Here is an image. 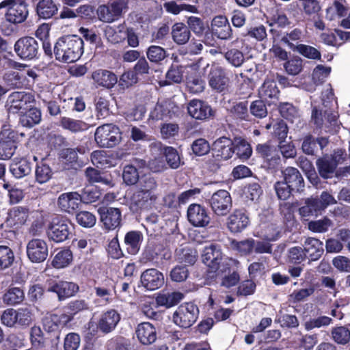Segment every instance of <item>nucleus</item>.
I'll list each match as a JSON object with an SVG mask.
<instances>
[{
	"label": "nucleus",
	"instance_id": "nucleus-50",
	"mask_svg": "<svg viewBox=\"0 0 350 350\" xmlns=\"http://www.w3.org/2000/svg\"><path fill=\"white\" fill-rule=\"evenodd\" d=\"M36 180L40 184L46 183L52 176L51 167L44 163L37 165L35 171Z\"/></svg>",
	"mask_w": 350,
	"mask_h": 350
},
{
	"label": "nucleus",
	"instance_id": "nucleus-23",
	"mask_svg": "<svg viewBox=\"0 0 350 350\" xmlns=\"http://www.w3.org/2000/svg\"><path fill=\"white\" fill-rule=\"evenodd\" d=\"M249 224V218L241 210H235L227 219V227L232 233L244 230Z\"/></svg>",
	"mask_w": 350,
	"mask_h": 350
},
{
	"label": "nucleus",
	"instance_id": "nucleus-52",
	"mask_svg": "<svg viewBox=\"0 0 350 350\" xmlns=\"http://www.w3.org/2000/svg\"><path fill=\"white\" fill-rule=\"evenodd\" d=\"M61 126L71 132H79L85 129V123L70 118L64 117L61 119Z\"/></svg>",
	"mask_w": 350,
	"mask_h": 350
},
{
	"label": "nucleus",
	"instance_id": "nucleus-49",
	"mask_svg": "<svg viewBox=\"0 0 350 350\" xmlns=\"http://www.w3.org/2000/svg\"><path fill=\"white\" fill-rule=\"evenodd\" d=\"M197 256L196 250L189 247H185L177 252L178 260L189 265H193L197 260Z\"/></svg>",
	"mask_w": 350,
	"mask_h": 350
},
{
	"label": "nucleus",
	"instance_id": "nucleus-20",
	"mask_svg": "<svg viewBox=\"0 0 350 350\" xmlns=\"http://www.w3.org/2000/svg\"><path fill=\"white\" fill-rule=\"evenodd\" d=\"M157 195L141 190L135 191L131 198V208L133 211H138L150 207L156 200Z\"/></svg>",
	"mask_w": 350,
	"mask_h": 350
},
{
	"label": "nucleus",
	"instance_id": "nucleus-3",
	"mask_svg": "<svg viewBox=\"0 0 350 350\" xmlns=\"http://www.w3.org/2000/svg\"><path fill=\"white\" fill-rule=\"evenodd\" d=\"M3 9L5 21L14 25L26 21L29 14L25 0H3L0 2V11Z\"/></svg>",
	"mask_w": 350,
	"mask_h": 350
},
{
	"label": "nucleus",
	"instance_id": "nucleus-5",
	"mask_svg": "<svg viewBox=\"0 0 350 350\" xmlns=\"http://www.w3.org/2000/svg\"><path fill=\"white\" fill-rule=\"evenodd\" d=\"M199 310L192 303H185L179 306L172 315V321L181 328H189L197 321Z\"/></svg>",
	"mask_w": 350,
	"mask_h": 350
},
{
	"label": "nucleus",
	"instance_id": "nucleus-41",
	"mask_svg": "<svg viewBox=\"0 0 350 350\" xmlns=\"http://www.w3.org/2000/svg\"><path fill=\"white\" fill-rule=\"evenodd\" d=\"M10 172L15 178H21L31 173V167L26 159L14 161L10 165Z\"/></svg>",
	"mask_w": 350,
	"mask_h": 350
},
{
	"label": "nucleus",
	"instance_id": "nucleus-9",
	"mask_svg": "<svg viewBox=\"0 0 350 350\" xmlns=\"http://www.w3.org/2000/svg\"><path fill=\"white\" fill-rule=\"evenodd\" d=\"M209 204L215 215L225 216L232 208V198L228 191L220 189L212 195L209 199Z\"/></svg>",
	"mask_w": 350,
	"mask_h": 350
},
{
	"label": "nucleus",
	"instance_id": "nucleus-12",
	"mask_svg": "<svg viewBox=\"0 0 350 350\" xmlns=\"http://www.w3.org/2000/svg\"><path fill=\"white\" fill-rule=\"evenodd\" d=\"M26 253L29 260L33 263L44 262L49 254L46 243L41 239L30 240L26 246Z\"/></svg>",
	"mask_w": 350,
	"mask_h": 350
},
{
	"label": "nucleus",
	"instance_id": "nucleus-61",
	"mask_svg": "<svg viewBox=\"0 0 350 350\" xmlns=\"http://www.w3.org/2000/svg\"><path fill=\"white\" fill-rule=\"evenodd\" d=\"M85 176L90 183H100L107 185H111V180L103 177L96 169L88 167L85 170Z\"/></svg>",
	"mask_w": 350,
	"mask_h": 350
},
{
	"label": "nucleus",
	"instance_id": "nucleus-39",
	"mask_svg": "<svg viewBox=\"0 0 350 350\" xmlns=\"http://www.w3.org/2000/svg\"><path fill=\"white\" fill-rule=\"evenodd\" d=\"M163 8L168 13L177 15L182 11H185L190 13H198V8L196 5L180 3L178 4L176 1L172 0L165 2Z\"/></svg>",
	"mask_w": 350,
	"mask_h": 350
},
{
	"label": "nucleus",
	"instance_id": "nucleus-62",
	"mask_svg": "<svg viewBox=\"0 0 350 350\" xmlns=\"http://www.w3.org/2000/svg\"><path fill=\"white\" fill-rule=\"evenodd\" d=\"M77 223L85 228H91L96 224V217L88 211H81L76 216Z\"/></svg>",
	"mask_w": 350,
	"mask_h": 350
},
{
	"label": "nucleus",
	"instance_id": "nucleus-2",
	"mask_svg": "<svg viewBox=\"0 0 350 350\" xmlns=\"http://www.w3.org/2000/svg\"><path fill=\"white\" fill-rule=\"evenodd\" d=\"M202 262L213 272L224 273L238 261L223 256L219 246L210 244L204 247L202 254Z\"/></svg>",
	"mask_w": 350,
	"mask_h": 350
},
{
	"label": "nucleus",
	"instance_id": "nucleus-10",
	"mask_svg": "<svg viewBox=\"0 0 350 350\" xmlns=\"http://www.w3.org/2000/svg\"><path fill=\"white\" fill-rule=\"evenodd\" d=\"M180 113V108L174 101L166 100L158 102L150 116L156 120H168L178 117Z\"/></svg>",
	"mask_w": 350,
	"mask_h": 350
},
{
	"label": "nucleus",
	"instance_id": "nucleus-51",
	"mask_svg": "<svg viewBox=\"0 0 350 350\" xmlns=\"http://www.w3.org/2000/svg\"><path fill=\"white\" fill-rule=\"evenodd\" d=\"M331 72V67L317 65L312 72V80L317 85H322Z\"/></svg>",
	"mask_w": 350,
	"mask_h": 350
},
{
	"label": "nucleus",
	"instance_id": "nucleus-42",
	"mask_svg": "<svg viewBox=\"0 0 350 350\" xmlns=\"http://www.w3.org/2000/svg\"><path fill=\"white\" fill-rule=\"evenodd\" d=\"M317 165L320 175L325 178L331 177L336 168V164L331 161L328 156L318 159Z\"/></svg>",
	"mask_w": 350,
	"mask_h": 350
},
{
	"label": "nucleus",
	"instance_id": "nucleus-40",
	"mask_svg": "<svg viewBox=\"0 0 350 350\" xmlns=\"http://www.w3.org/2000/svg\"><path fill=\"white\" fill-rule=\"evenodd\" d=\"M41 120V112L37 108H28L23 111L20 117V122L24 126L31 127Z\"/></svg>",
	"mask_w": 350,
	"mask_h": 350
},
{
	"label": "nucleus",
	"instance_id": "nucleus-26",
	"mask_svg": "<svg viewBox=\"0 0 350 350\" xmlns=\"http://www.w3.org/2000/svg\"><path fill=\"white\" fill-rule=\"evenodd\" d=\"M94 83L103 88H113L118 83L117 75L111 70L98 69L92 74Z\"/></svg>",
	"mask_w": 350,
	"mask_h": 350
},
{
	"label": "nucleus",
	"instance_id": "nucleus-56",
	"mask_svg": "<svg viewBox=\"0 0 350 350\" xmlns=\"http://www.w3.org/2000/svg\"><path fill=\"white\" fill-rule=\"evenodd\" d=\"M284 67L288 74L297 75L302 70V59L297 56L289 60L287 59L284 64Z\"/></svg>",
	"mask_w": 350,
	"mask_h": 350
},
{
	"label": "nucleus",
	"instance_id": "nucleus-54",
	"mask_svg": "<svg viewBox=\"0 0 350 350\" xmlns=\"http://www.w3.org/2000/svg\"><path fill=\"white\" fill-rule=\"evenodd\" d=\"M231 245L234 250L241 254V255H246L251 253L254 247V240L246 239L241 241H232Z\"/></svg>",
	"mask_w": 350,
	"mask_h": 350
},
{
	"label": "nucleus",
	"instance_id": "nucleus-45",
	"mask_svg": "<svg viewBox=\"0 0 350 350\" xmlns=\"http://www.w3.org/2000/svg\"><path fill=\"white\" fill-rule=\"evenodd\" d=\"M72 260V254L69 250H64L57 252L52 261L53 266L56 269H62L68 266Z\"/></svg>",
	"mask_w": 350,
	"mask_h": 350
},
{
	"label": "nucleus",
	"instance_id": "nucleus-25",
	"mask_svg": "<svg viewBox=\"0 0 350 350\" xmlns=\"http://www.w3.org/2000/svg\"><path fill=\"white\" fill-rule=\"evenodd\" d=\"M120 320V315L115 310H110L103 314L96 324V328L107 334L115 329Z\"/></svg>",
	"mask_w": 350,
	"mask_h": 350
},
{
	"label": "nucleus",
	"instance_id": "nucleus-30",
	"mask_svg": "<svg viewBox=\"0 0 350 350\" xmlns=\"http://www.w3.org/2000/svg\"><path fill=\"white\" fill-rule=\"evenodd\" d=\"M306 256L310 258L312 260H318L323 253V243L313 237L307 238L303 244Z\"/></svg>",
	"mask_w": 350,
	"mask_h": 350
},
{
	"label": "nucleus",
	"instance_id": "nucleus-38",
	"mask_svg": "<svg viewBox=\"0 0 350 350\" xmlns=\"http://www.w3.org/2000/svg\"><path fill=\"white\" fill-rule=\"evenodd\" d=\"M142 241V234L137 231H131L126 233L124 237V243L128 252L131 254H135L140 248Z\"/></svg>",
	"mask_w": 350,
	"mask_h": 350
},
{
	"label": "nucleus",
	"instance_id": "nucleus-34",
	"mask_svg": "<svg viewBox=\"0 0 350 350\" xmlns=\"http://www.w3.org/2000/svg\"><path fill=\"white\" fill-rule=\"evenodd\" d=\"M183 79V67L172 64L165 75V79L159 81L161 87L180 83Z\"/></svg>",
	"mask_w": 350,
	"mask_h": 350
},
{
	"label": "nucleus",
	"instance_id": "nucleus-14",
	"mask_svg": "<svg viewBox=\"0 0 350 350\" xmlns=\"http://www.w3.org/2000/svg\"><path fill=\"white\" fill-rule=\"evenodd\" d=\"M338 115L331 109L324 110H318L314 108L312 111V122L317 128L324 129L325 131H329V127L334 125L338 119Z\"/></svg>",
	"mask_w": 350,
	"mask_h": 350
},
{
	"label": "nucleus",
	"instance_id": "nucleus-13",
	"mask_svg": "<svg viewBox=\"0 0 350 350\" xmlns=\"http://www.w3.org/2000/svg\"><path fill=\"white\" fill-rule=\"evenodd\" d=\"M115 288L113 280L107 276L98 277L94 281L95 295L106 304L111 302Z\"/></svg>",
	"mask_w": 350,
	"mask_h": 350
},
{
	"label": "nucleus",
	"instance_id": "nucleus-64",
	"mask_svg": "<svg viewBox=\"0 0 350 350\" xmlns=\"http://www.w3.org/2000/svg\"><path fill=\"white\" fill-rule=\"evenodd\" d=\"M170 275L172 281L181 282L187 278L189 270L185 266L178 265L172 269Z\"/></svg>",
	"mask_w": 350,
	"mask_h": 350
},
{
	"label": "nucleus",
	"instance_id": "nucleus-53",
	"mask_svg": "<svg viewBox=\"0 0 350 350\" xmlns=\"http://www.w3.org/2000/svg\"><path fill=\"white\" fill-rule=\"evenodd\" d=\"M234 150L237 155L243 160L247 159L252 152L250 145L244 139H239L236 141Z\"/></svg>",
	"mask_w": 350,
	"mask_h": 350
},
{
	"label": "nucleus",
	"instance_id": "nucleus-18",
	"mask_svg": "<svg viewBox=\"0 0 350 350\" xmlns=\"http://www.w3.org/2000/svg\"><path fill=\"white\" fill-rule=\"evenodd\" d=\"M59 4L55 0H37L35 5L36 16L40 19L49 20L58 14Z\"/></svg>",
	"mask_w": 350,
	"mask_h": 350
},
{
	"label": "nucleus",
	"instance_id": "nucleus-22",
	"mask_svg": "<svg viewBox=\"0 0 350 350\" xmlns=\"http://www.w3.org/2000/svg\"><path fill=\"white\" fill-rule=\"evenodd\" d=\"M73 316L67 314H47L43 319V325L47 332H55L71 321Z\"/></svg>",
	"mask_w": 350,
	"mask_h": 350
},
{
	"label": "nucleus",
	"instance_id": "nucleus-47",
	"mask_svg": "<svg viewBox=\"0 0 350 350\" xmlns=\"http://www.w3.org/2000/svg\"><path fill=\"white\" fill-rule=\"evenodd\" d=\"M91 161L98 167H108L112 165L111 158L103 150L94 151L91 154Z\"/></svg>",
	"mask_w": 350,
	"mask_h": 350
},
{
	"label": "nucleus",
	"instance_id": "nucleus-21",
	"mask_svg": "<svg viewBox=\"0 0 350 350\" xmlns=\"http://www.w3.org/2000/svg\"><path fill=\"white\" fill-rule=\"evenodd\" d=\"M81 202V198L77 192L64 193L59 196L57 200L59 208L68 213L75 212Z\"/></svg>",
	"mask_w": 350,
	"mask_h": 350
},
{
	"label": "nucleus",
	"instance_id": "nucleus-57",
	"mask_svg": "<svg viewBox=\"0 0 350 350\" xmlns=\"http://www.w3.org/2000/svg\"><path fill=\"white\" fill-rule=\"evenodd\" d=\"M332 319L326 316H321L314 319H310L304 323V327L307 331L314 328L327 326L332 323Z\"/></svg>",
	"mask_w": 350,
	"mask_h": 350
},
{
	"label": "nucleus",
	"instance_id": "nucleus-29",
	"mask_svg": "<svg viewBox=\"0 0 350 350\" xmlns=\"http://www.w3.org/2000/svg\"><path fill=\"white\" fill-rule=\"evenodd\" d=\"M284 181L297 191L304 187V178L299 170L293 167H288L282 172Z\"/></svg>",
	"mask_w": 350,
	"mask_h": 350
},
{
	"label": "nucleus",
	"instance_id": "nucleus-48",
	"mask_svg": "<svg viewBox=\"0 0 350 350\" xmlns=\"http://www.w3.org/2000/svg\"><path fill=\"white\" fill-rule=\"evenodd\" d=\"M333 222L327 217L321 219L310 221L308 224V228L315 233H323L327 232L332 226Z\"/></svg>",
	"mask_w": 350,
	"mask_h": 350
},
{
	"label": "nucleus",
	"instance_id": "nucleus-63",
	"mask_svg": "<svg viewBox=\"0 0 350 350\" xmlns=\"http://www.w3.org/2000/svg\"><path fill=\"white\" fill-rule=\"evenodd\" d=\"M164 154L166 157L167 164L173 169H176L180 166V159L177 151L172 147L164 148Z\"/></svg>",
	"mask_w": 350,
	"mask_h": 350
},
{
	"label": "nucleus",
	"instance_id": "nucleus-44",
	"mask_svg": "<svg viewBox=\"0 0 350 350\" xmlns=\"http://www.w3.org/2000/svg\"><path fill=\"white\" fill-rule=\"evenodd\" d=\"M25 298V294L22 289L18 287L9 288L3 295V302L8 305H16L21 303Z\"/></svg>",
	"mask_w": 350,
	"mask_h": 350
},
{
	"label": "nucleus",
	"instance_id": "nucleus-1",
	"mask_svg": "<svg viewBox=\"0 0 350 350\" xmlns=\"http://www.w3.org/2000/svg\"><path fill=\"white\" fill-rule=\"evenodd\" d=\"M84 52L83 39L77 35H66L59 38L53 46L55 59L63 63L78 61Z\"/></svg>",
	"mask_w": 350,
	"mask_h": 350
},
{
	"label": "nucleus",
	"instance_id": "nucleus-27",
	"mask_svg": "<svg viewBox=\"0 0 350 350\" xmlns=\"http://www.w3.org/2000/svg\"><path fill=\"white\" fill-rule=\"evenodd\" d=\"M187 109L189 115L198 120H204L213 115L211 107L200 100L190 101Z\"/></svg>",
	"mask_w": 350,
	"mask_h": 350
},
{
	"label": "nucleus",
	"instance_id": "nucleus-28",
	"mask_svg": "<svg viewBox=\"0 0 350 350\" xmlns=\"http://www.w3.org/2000/svg\"><path fill=\"white\" fill-rule=\"evenodd\" d=\"M29 217V210L23 206H15L11 208L6 219L8 226L16 228L24 225Z\"/></svg>",
	"mask_w": 350,
	"mask_h": 350
},
{
	"label": "nucleus",
	"instance_id": "nucleus-55",
	"mask_svg": "<svg viewBox=\"0 0 350 350\" xmlns=\"http://www.w3.org/2000/svg\"><path fill=\"white\" fill-rule=\"evenodd\" d=\"M146 54L148 59L155 63L163 60L167 56L166 51L163 48L155 45L149 46Z\"/></svg>",
	"mask_w": 350,
	"mask_h": 350
},
{
	"label": "nucleus",
	"instance_id": "nucleus-37",
	"mask_svg": "<svg viewBox=\"0 0 350 350\" xmlns=\"http://www.w3.org/2000/svg\"><path fill=\"white\" fill-rule=\"evenodd\" d=\"M172 36L176 43L184 44L189 40L191 32L186 25L183 23H176L172 27Z\"/></svg>",
	"mask_w": 350,
	"mask_h": 350
},
{
	"label": "nucleus",
	"instance_id": "nucleus-24",
	"mask_svg": "<svg viewBox=\"0 0 350 350\" xmlns=\"http://www.w3.org/2000/svg\"><path fill=\"white\" fill-rule=\"evenodd\" d=\"M78 291L79 286L77 284L66 281H60L48 288V291L55 293L59 300L75 295Z\"/></svg>",
	"mask_w": 350,
	"mask_h": 350
},
{
	"label": "nucleus",
	"instance_id": "nucleus-43",
	"mask_svg": "<svg viewBox=\"0 0 350 350\" xmlns=\"http://www.w3.org/2000/svg\"><path fill=\"white\" fill-rule=\"evenodd\" d=\"M294 52H297L301 56L312 60H321V53L320 51L314 46L304 44H297L295 46Z\"/></svg>",
	"mask_w": 350,
	"mask_h": 350
},
{
	"label": "nucleus",
	"instance_id": "nucleus-11",
	"mask_svg": "<svg viewBox=\"0 0 350 350\" xmlns=\"http://www.w3.org/2000/svg\"><path fill=\"white\" fill-rule=\"evenodd\" d=\"M34 101V97L31 93L25 92H15L11 94L7 100L9 106L8 110L10 113H23L27 111L29 105Z\"/></svg>",
	"mask_w": 350,
	"mask_h": 350
},
{
	"label": "nucleus",
	"instance_id": "nucleus-35",
	"mask_svg": "<svg viewBox=\"0 0 350 350\" xmlns=\"http://www.w3.org/2000/svg\"><path fill=\"white\" fill-rule=\"evenodd\" d=\"M208 78L211 88H225L229 82L225 71L219 67L211 68Z\"/></svg>",
	"mask_w": 350,
	"mask_h": 350
},
{
	"label": "nucleus",
	"instance_id": "nucleus-16",
	"mask_svg": "<svg viewBox=\"0 0 350 350\" xmlns=\"http://www.w3.org/2000/svg\"><path fill=\"white\" fill-rule=\"evenodd\" d=\"M187 218L190 224L196 227H204L210 222V217L206 209L198 204H193L189 206Z\"/></svg>",
	"mask_w": 350,
	"mask_h": 350
},
{
	"label": "nucleus",
	"instance_id": "nucleus-15",
	"mask_svg": "<svg viewBox=\"0 0 350 350\" xmlns=\"http://www.w3.org/2000/svg\"><path fill=\"white\" fill-rule=\"evenodd\" d=\"M213 155L217 160H227L234 153L232 141L226 137L216 139L212 146Z\"/></svg>",
	"mask_w": 350,
	"mask_h": 350
},
{
	"label": "nucleus",
	"instance_id": "nucleus-6",
	"mask_svg": "<svg viewBox=\"0 0 350 350\" xmlns=\"http://www.w3.org/2000/svg\"><path fill=\"white\" fill-rule=\"evenodd\" d=\"M127 8L124 0L109 1L107 4L100 5L96 10L98 18L103 22L111 23L118 20L122 11Z\"/></svg>",
	"mask_w": 350,
	"mask_h": 350
},
{
	"label": "nucleus",
	"instance_id": "nucleus-32",
	"mask_svg": "<svg viewBox=\"0 0 350 350\" xmlns=\"http://www.w3.org/2000/svg\"><path fill=\"white\" fill-rule=\"evenodd\" d=\"M100 218L106 228L113 230L120 225L121 212L117 208L110 207L105 212L101 213Z\"/></svg>",
	"mask_w": 350,
	"mask_h": 350
},
{
	"label": "nucleus",
	"instance_id": "nucleus-7",
	"mask_svg": "<svg viewBox=\"0 0 350 350\" xmlns=\"http://www.w3.org/2000/svg\"><path fill=\"white\" fill-rule=\"evenodd\" d=\"M96 143L104 148H111L118 144L121 139L120 132L116 125L106 124L98 126L95 132Z\"/></svg>",
	"mask_w": 350,
	"mask_h": 350
},
{
	"label": "nucleus",
	"instance_id": "nucleus-59",
	"mask_svg": "<svg viewBox=\"0 0 350 350\" xmlns=\"http://www.w3.org/2000/svg\"><path fill=\"white\" fill-rule=\"evenodd\" d=\"M225 57L228 62L235 67L241 66L245 60L243 53L237 49L228 50L225 53Z\"/></svg>",
	"mask_w": 350,
	"mask_h": 350
},
{
	"label": "nucleus",
	"instance_id": "nucleus-31",
	"mask_svg": "<svg viewBox=\"0 0 350 350\" xmlns=\"http://www.w3.org/2000/svg\"><path fill=\"white\" fill-rule=\"evenodd\" d=\"M135 332L138 340L143 345H150L156 340V329L150 323L138 325Z\"/></svg>",
	"mask_w": 350,
	"mask_h": 350
},
{
	"label": "nucleus",
	"instance_id": "nucleus-58",
	"mask_svg": "<svg viewBox=\"0 0 350 350\" xmlns=\"http://www.w3.org/2000/svg\"><path fill=\"white\" fill-rule=\"evenodd\" d=\"M138 81V77L136 76L135 72L129 70L123 72L119 80L118 79L120 88H131Z\"/></svg>",
	"mask_w": 350,
	"mask_h": 350
},
{
	"label": "nucleus",
	"instance_id": "nucleus-19",
	"mask_svg": "<svg viewBox=\"0 0 350 350\" xmlns=\"http://www.w3.org/2000/svg\"><path fill=\"white\" fill-rule=\"evenodd\" d=\"M211 30L213 34L219 39L227 40L232 37V30L228 18L224 16L214 17L211 23Z\"/></svg>",
	"mask_w": 350,
	"mask_h": 350
},
{
	"label": "nucleus",
	"instance_id": "nucleus-17",
	"mask_svg": "<svg viewBox=\"0 0 350 350\" xmlns=\"http://www.w3.org/2000/svg\"><path fill=\"white\" fill-rule=\"evenodd\" d=\"M141 282L147 290L154 291L163 285L164 276L156 269H148L142 273Z\"/></svg>",
	"mask_w": 350,
	"mask_h": 350
},
{
	"label": "nucleus",
	"instance_id": "nucleus-36",
	"mask_svg": "<svg viewBox=\"0 0 350 350\" xmlns=\"http://www.w3.org/2000/svg\"><path fill=\"white\" fill-rule=\"evenodd\" d=\"M322 213L317 202V198H308L306 199L305 203L299 208V213L302 218L308 220L310 217H317Z\"/></svg>",
	"mask_w": 350,
	"mask_h": 350
},
{
	"label": "nucleus",
	"instance_id": "nucleus-60",
	"mask_svg": "<svg viewBox=\"0 0 350 350\" xmlns=\"http://www.w3.org/2000/svg\"><path fill=\"white\" fill-rule=\"evenodd\" d=\"M122 177L126 185H135L139 180V173L134 165H128L124 168Z\"/></svg>",
	"mask_w": 350,
	"mask_h": 350
},
{
	"label": "nucleus",
	"instance_id": "nucleus-4",
	"mask_svg": "<svg viewBox=\"0 0 350 350\" xmlns=\"http://www.w3.org/2000/svg\"><path fill=\"white\" fill-rule=\"evenodd\" d=\"M14 50L23 61L38 59L41 54L40 43L31 36L20 38L14 44Z\"/></svg>",
	"mask_w": 350,
	"mask_h": 350
},
{
	"label": "nucleus",
	"instance_id": "nucleus-8",
	"mask_svg": "<svg viewBox=\"0 0 350 350\" xmlns=\"http://www.w3.org/2000/svg\"><path fill=\"white\" fill-rule=\"evenodd\" d=\"M72 228V226L69 220L63 217H55L49 225L48 237L56 243L63 242L68 238Z\"/></svg>",
	"mask_w": 350,
	"mask_h": 350
},
{
	"label": "nucleus",
	"instance_id": "nucleus-46",
	"mask_svg": "<svg viewBox=\"0 0 350 350\" xmlns=\"http://www.w3.org/2000/svg\"><path fill=\"white\" fill-rule=\"evenodd\" d=\"M332 340L339 345H346L350 341V330L345 326L335 327L331 331Z\"/></svg>",
	"mask_w": 350,
	"mask_h": 350
},
{
	"label": "nucleus",
	"instance_id": "nucleus-33",
	"mask_svg": "<svg viewBox=\"0 0 350 350\" xmlns=\"http://www.w3.org/2000/svg\"><path fill=\"white\" fill-rule=\"evenodd\" d=\"M183 297V294L180 292H163L157 295L155 301L158 306L170 308L178 304Z\"/></svg>",
	"mask_w": 350,
	"mask_h": 350
}]
</instances>
